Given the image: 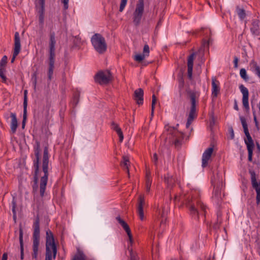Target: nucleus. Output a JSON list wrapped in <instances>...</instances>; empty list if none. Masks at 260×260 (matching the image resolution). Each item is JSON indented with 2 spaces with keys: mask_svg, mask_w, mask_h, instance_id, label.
<instances>
[{
  "mask_svg": "<svg viewBox=\"0 0 260 260\" xmlns=\"http://www.w3.org/2000/svg\"><path fill=\"white\" fill-rule=\"evenodd\" d=\"M57 252V246L55 243L53 233L48 230L46 231V236L45 260H52V257L55 259Z\"/></svg>",
  "mask_w": 260,
  "mask_h": 260,
  "instance_id": "f257e3e1",
  "label": "nucleus"
},
{
  "mask_svg": "<svg viewBox=\"0 0 260 260\" xmlns=\"http://www.w3.org/2000/svg\"><path fill=\"white\" fill-rule=\"evenodd\" d=\"M48 164H49V152L47 147H45L43 151L42 170L44 173L43 176L41 178L40 180V195L43 197L44 196L46 186L47 183L48 178Z\"/></svg>",
  "mask_w": 260,
  "mask_h": 260,
  "instance_id": "f03ea898",
  "label": "nucleus"
},
{
  "mask_svg": "<svg viewBox=\"0 0 260 260\" xmlns=\"http://www.w3.org/2000/svg\"><path fill=\"white\" fill-rule=\"evenodd\" d=\"M33 235H32V250L31 256L32 258L37 259L38 254V249L40 244V219L38 215L36 217L33 224Z\"/></svg>",
  "mask_w": 260,
  "mask_h": 260,
  "instance_id": "7ed1b4c3",
  "label": "nucleus"
},
{
  "mask_svg": "<svg viewBox=\"0 0 260 260\" xmlns=\"http://www.w3.org/2000/svg\"><path fill=\"white\" fill-rule=\"evenodd\" d=\"M187 95L190 101L191 106L187 117L186 127L188 128L192 123V121L197 117V108H196V99L198 98L199 94L197 92L192 90H189L187 92Z\"/></svg>",
  "mask_w": 260,
  "mask_h": 260,
  "instance_id": "20e7f679",
  "label": "nucleus"
},
{
  "mask_svg": "<svg viewBox=\"0 0 260 260\" xmlns=\"http://www.w3.org/2000/svg\"><path fill=\"white\" fill-rule=\"evenodd\" d=\"M91 42L94 49L100 54H103L107 50L105 39L101 34H94L91 38Z\"/></svg>",
  "mask_w": 260,
  "mask_h": 260,
  "instance_id": "39448f33",
  "label": "nucleus"
},
{
  "mask_svg": "<svg viewBox=\"0 0 260 260\" xmlns=\"http://www.w3.org/2000/svg\"><path fill=\"white\" fill-rule=\"evenodd\" d=\"M34 153L36 158L34 160V167L35 173L34 175V181L36 184L38 181V174L39 172L40 156L41 152L40 144L38 141L36 142L34 147Z\"/></svg>",
  "mask_w": 260,
  "mask_h": 260,
  "instance_id": "423d86ee",
  "label": "nucleus"
},
{
  "mask_svg": "<svg viewBox=\"0 0 260 260\" xmlns=\"http://www.w3.org/2000/svg\"><path fill=\"white\" fill-rule=\"evenodd\" d=\"M4 117L7 121L8 122H10L11 123V144L13 149H15V142L16 140L14 135L16 131V116L15 113L10 112V113H6Z\"/></svg>",
  "mask_w": 260,
  "mask_h": 260,
  "instance_id": "0eeeda50",
  "label": "nucleus"
},
{
  "mask_svg": "<svg viewBox=\"0 0 260 260\" xmlns=\"http://www.w3.org/2000/svg\"><path fill=\"white\" fill-rule=\"evenodd\" d=\"M94 80L101 85L107 84L112 80V77L110 71H101L95 75Z\"/></svg>",
  "mask_w": 260,
  "mask_h": 260,
  "instance_id": "6e6552de",
  "label": "nucleus"
},
{
  "mask_svg": "<svg viewBox=\"0 0 260 260\" xmlns=\"http://www.w3.org/2000/svg\"><path fill=\"white\" fill-rule=\"evenodd\" d=\"M144 0H138V3L136 5L135 11L134 12L133 16V22L136 26L139 25L140 23L144 12Z\"/></svg>",
  "mask_w": 260,
  "mask_h": 260,
  "instance_id": "1a4fd4ad",
  "label": "nucleus"
},
{
  "mask_svg": "<svg viewBox=\"0 0 260 260\" xmlns=\"http://www.w3.org/2000/svg\"><path fill=\"white\" fill-rule=\"evenodd\" d=\"M240 119L244 129V133L247 138V139L244 140L245 143L247 146V149H253L254 147V142L249 133L248 125L247 124L246 119L243 116H240Z\"/></svg>",
  "mask_w": 260,
  "mask_h": 260,
  "instance_id": "9d476101",
  "label": "nucleus"
},
{
  "mask_svg": "<svg viewBox=\"0 0 260 260\" xmlns=\"http://www.w3.org/2000/svg\"><path fill=\"white\" fill-rule=\"evenodd\" d=\"M249 173L250 175L252 187L256 192V204L258 205L260 203V181L259 183L257 181L256 174L254 171L250 170Z\"/></svg>",
  "mask_w": 260,
  "mask_h": 260,
  "instance_id": "9b49d317",
  "label": "nucleus"
},
{
  "mask_svg": "<svg viewBox=\"0 0 260 260\" xmlns=\"http://www.w3.org/2000/svg\"><path fill=\"white\" fill-rule=\"evenodd\" d=\"M185 204L189 211L190 215L192 218L198 221L199 220V212L192 203V199L189 197L185 199Z\"/></svg>",
  "mask_w": 260,
  "mask_h": 260,
  "instance_id": "f8f14e48",
  "label": "nucleus"
},
{
  "mask_svg": "<svg viewBox=\"0 0 260 260\" xmlns=\"http://www.w3.org/2000/svg\"><path fill=\"white\" fill-rule=\"evenodd\" d=\"M170 131L172 133V136L175 139L174 144L176 147H180L182 144V141L184 138V135L182 133L176 131L175 127H171Z\"/></svg>",
  "mask_w": 260,
  "mask_h": 260,
  "instance_id": "ddd939ff",
  "label": "nucleus"
},
{
  "mask_svg": "<svg viewBox=\"0 0 260 260\" xmlns=\"http://www.w3.org/2000/svg\"><path fill=\"white\" fill-rule=\"evenodd\" d=\"M239 88L241 92L243 94L242 103L243 105L247 111L249 110L248 98H249V91L248 89L245 87L243 85L241 84L239 86Z\"/></svg>",
  "mask_w": 260,
  "mask_h": 260,
  "instance_id": "4468645a",
  "label": "nucleus"
},
{
  "mask_svg": "<svg viewBox=\"0 0 260 260\" xmlns=\"http://www.w3.org/2000/svg\"><path fill=\"white\" fill-rule=\"evenodd\" d=\"M50 40H49V58H55V46L56 44L55 34L54 32H51L50 33Z\"/></svg>",
  "mask_w": 260,
  "mask_h": 260,
  "instance_id": "2eb2a0df",
  "label": "nucleus"
},
{
  "mask_svg": "<svg viewBox=\"0 0 260 260\" xmlns=\"http://www.w3.org/2000/svg\"><path fill=\"white\" fill-rule=\"evenodd\" d=\"M36 7L39 14V19L40 23L44 21V14L45 12V0H37Z\"/></svg>",
  "mask_w": 260,
  "mask_h": 260,
  "instance_id": "dca6fc26",
  "label": "nucleus"
},
{
  "mask_svg": "<svg viewBox=\"0 0 260 260\" xmlns=\"http://www.w3.org/2000/svg\"><path fill=\"white\" fill-rule=\"evenodd\" d=\"M145 205L144 196L141 194L138 200L137 212L141 220L144 219L143 207Z\"/></svg>",
  "mask_w": 260,
  "mask_h": 260,
  "instance_id": "f3484780",
  "label": "nucleus"
},
{
  "mask_svg": "<svg viewBox=\"0 0 260 260\" xmlns=\"http://www.w3.org/2000/svg\"><path fill=\"white\" fill-rule=\"evenodd\" d=\"M116 219L118 222V223L122 226L123 229L127 233V236L128 237L129 242L131 243V245H132V244L133 242V236L131 233V231L128 225L125 221L122 219L120 216L116 217Z\"/></svg>",
  "mask_w": 260,
  "mask_h": 260,
  "instance_id": "a211bd4d",
  "label": "nucleus"
},
{
  "mask_svg": "<svg viewBox=\"0 0 260 260\" xmlns=\"http://www.w3.org/2000/svg\"><path fill=\"white\" fill-rule=\"evenodd\" d=\"M212 185L213 182L211 181ZM221 184L220 182H218L216 185H214L213 194L212 198L216 200V202L218 203L221 200Z\"/></svg>",
  "mask_w": 260,
  "mask_h": 260,
  "instance_id": "6ab92c4d",
  "label": "nucleus"
},
{
  "mask_svg": "<svg viewBox=\"0 0 260 260\" xmlns=\"http://www.w3.org/2000/svg\"><path fill=\"white\" fill-rule=\"evenodd\" d=\"M213 151V148L212 147H209L207 148L203 154L202 156V166L203 168H205L207 166L208 161L211 157V155Z\"/></svg>",
  "mask_w": 260,
  "mask_h": 260,
  "instance_id": "aec40b11",
  "label": "nucleus"
},
{
  "mask_svg": "<svg viewBox=\"0 0 260 260\" xmlns=\"http://www.w3.org/2000/svg\"><path fill=\"white\" fill-rule=\"evenodd\" d=\"M143 96L144 91L142 88H140L137 89L134 91L133 99L138 105H141L143 104Z\"/></svg>",
  "mask_w": 260,
  "mask_h": 260,
  "instance_id": "412c9836",
  "label": "nucleus"
},
{
  "mask_svg": "<svg viewBox=\"0 0 260 260\" xmlns=\"http://www.w3.org/2000/svg\"><path fill=\"white\" fill-rule=\"evenodd\" d=\"M212 96L216 98L220 92L219 82L216 80L215 77L212 78Z\"/></svg>",
  "mask_w": 260,
  "mask_h": 260,
  "instance_id": "4be33fe9",
  "label": "nucleus"
},
{
  "mask_svg": "<svg viewBox=\"0 0 260 260\" xmlns=\"http://www.w3.org/2000/svg\"><path fill=\"white\" fill-rule=\"evenodd\" d=\"M7 60V56L4 55L0 61V77L5 81L7 79L5 76V73Z\"/></svg>",
  "mask_w": 260,
  "mask_h": 260,
  "instance_id": "5701e85b",
  "label": "nucleus"
},
{
  "mask_svg": "<svg viewBox=\"0 0 260 260\" xmlns=\"http://www.w3.org/2000/svg\"><path fill=\"white\" fill-rule=\"evenodd\" d=\"M194 56L195 53H192L189 55L187 59V75L189 79H191L192 78L193 60Z\"/></svg>",
  "mask_w": 260,
  "mask_h": 260,
  "instance_id": "b1692460",
  "label": "nucleus"
},
{
  "mask_svg": "<svg viewBox=\"0 0 260 260\" xmlns=\"http://www.w3.org/2000/svg\"><path fill=\"white\" fill-rule=\"evenodd\" d=\"M250 31L255 36H259L260 35V20L254 19L252 21Z\"/></svg>",
  "mask_w": 260,
  "mask_h": 260,
  "instance_id": "393cba45",
  "label": "nucleus"
},
{
  "mask_svg": "<svg viewBox=\"0 0 260 260\" xmlns=\"http://www.w3.org/2000/svg\"><path fill=\"white\" fill-rule=\"evenodd\" d=\"M48 70L47 72L48 80L50 82L52 79L54 68L55 58H49Z\"/></svg>",
  "mask_w": 260,
  "mask_h": 260,
  "instance_id": "a878e982",
  "label": "nucleus"
},
{
  "mask_svg": "<svg viewBox=\"0 0 260 260\" xmlns=\"http://www.w3.org/2000/svg\"><path fill=\"white\" fill-rule=\"evenodd\" d=\"M111 128L113 130L116 132V133L119 138V141L120 142H122V141L123 140V135L122 132L121 131V129L119 127L118 124L114 122H112L111 123Z\"/></svg>",
  "mask_w": 260,
  "mask_h": 260,
  "instance_id": "bb28decb",
  "label": "nucleus"
},
{
  "mask_svg": "<svg viewBox=\"0 0 260 260\" xmlns=\"http://www.w3.org/2000/svg\"><path fill=\"white\" fill-rule=\"evenodd\" d=\"M123 161L121 162L120 166L123 168V169L125 170L128 174L129 175V171L128 168V163L129 162V158L127 156H123L122 157Z\"/></svg>",
  "mask_w": 260,
  "mask_h": 260,
  "instance_id": "cd10ccee",
  "label": "nucleus"
},
{
  "mask_svg": "<svg viewBox=\"0 0 260 260\" xmlns=\"http://www.w3.org/2000/svg\"><path fill=\"white\" fill-rule=\"evenodd\" d=\"M80 100V92L78 91L75 92L74 93L73 100L71 102V104L73 108H75L79 102Z\"/></svg>",
  "mask_w": 260,
  "mask_h": 260,
  "instance_id": "c85d7f7f",
  "label": "nucleus"
},
{
  "mask_svg": "<svg viewBox=\"0 0 260 260\" xmlns=\"http://www.w3.org/2000/svg\"><path fill=\"white\" fill-rule=\"evenodd\" d=\"M236 12L240 19L243 20L246 17L245 10L243 8H240L239 6H237Z\"/></svg>",
  "mask_w": 260,
  "mask_h": 260,
  "instance_id": "c756f323",
  "label": "nucleus"
},
{
  "mask_svg": "<svg viewBox=\"0 0 260 260\" xmlns=\"http://www.w3.org/2000/svg\"><path fill=\"white\" fill-rule=\"evenodd\" d=\"M16 201L15 197L13 195V199L11 203L12 205V211L13 214V218L15 222H16Z\"/></svg>",
  "mask_w": 260,
  "mask_h": 260,
  "instance_id": "7c9ffc66",
  "label": "nucleus"
},
{
  "mask_svg": "<svg viewBox=\"0 0 260 260\" xmlns=\"http://www.w3.org/2000/svg\"><path fill=\"white\" fill-rule=\"evenodd\" d=\"M19 242L21 249V258L23 259V232L21 228L19 229Z\"/></svg>",
  "mask_w": 260,
  "mask_h": 260,
  "instance_id": "2f4dec72",
  "label": "nucleus"
},
{
  "mask_svg": "<svg viewBox=\"0 0 260 260\" xmlns=\"http://www.w3.org/2000/svg\"><path fill=\"white\" fill-rule=\"evenodd\" d=\"M26 107H27V100L26 96H24V102H23V120L22 123V127L24 128L25 125V120L26 117Z\"/></svg>",
  "mask_w": 260,
  "mask_h": 260,
  "instance_id": "473e14b6",
  "label": "nucleus"
},
{
  "mask_svg": "<svg viewBox=\"0 0 260 260\" xmlns=\"http://www.w3.org/2000/svg\"><path fill=\"white\" fill-rule=\"evenodd\" d=\"M16 57V32L14 34V43L13 52V56L11 59V62H14Z\"/></svg>",
  "mask_w": 260,
  "mask_h": 260,
  "instance_id": "72a5a7b5",
  "label": "nucleus"
},
{
  "mask_svg": "<svg viewBox=\"0 0 260 260\" xmlns=\"http://www.w3.org/2000/svg\"><path fill=\"white\" fill-rule=\"evenodd\" d=\"M198 208H200V210L203 212L204 216H206L207 207L202 202L198 201L197 203Z\"/></svg>",
  "mask_w": 260,
  "mask_h": 260,
  "instance_id": "f704fd0d",
  "label": "nucleus"
},
{
  "mask_svg": "<svg viewBox=\"0 0 260 260\" xmlns=\"http://www.w3.org/2000/svg\"><path fill=\"white\" fill-rule=\"evenodd\" d=\"M127 248L130 252V257L129 260H139L138 255L133 251L132 249L130 248L129 246H128Z\"/></svg>",
  "mask_w": 260,
  "mask_h": 260,
  "instance_id": "c9c22d12",
  "label": "nucleus"
},
{
  "mask_svg": "<svg viewBox=\"0 0 260 260\" xmlns=\"http://www.w3.org/2000/svg\"><path fill=\"white\" fill-rule=\"evenodd\" d=\"M152 104H151V117H153V114H154V109H155V104L156 102L157 99L154 94L152 95Z\"/></svg>",
  "mask_w": 260,
  "mask_h": 260,
  "instance_id": "e433bc0d",
  "label": "nucleus"
},
{
  "mask_svg": "<svg viewBox=\"0 0 260 260\" xmlns=\"http://www.w3.org/2000/svg\"><path fill=\"white\" fill-rule=\"evenodd\" d=\"M240 75L241 77L245 81L248 80V77L247 75L246 71L245 69L242 68L240 71Z\"/></svg>",
  "mask_w": 260,
  "mask_h": 260,
  "instance_id": "4c0bfd02",
  "label": "nucleus"
},
{
  "mask_svg": "<svg viewBox=\"0 0 260 260\" xmlns=\"http://www.w3.org/2000/svg\"><path fill=\"white\" fill-rule=\"evenodd\" d=\"M145 57V55L143 54H138L135 56L134 59L138 62H142Z\"/></svg>",
  "mask_w": 260,
  "mask_h": 260,
  "instance_id": "58836bf2",
  "label": "nucleus"
},
{
  "mask_svg": "<svg viewBox=\"0 0 260 260\" xmlns=\"http://www.w3.org/2000/svg\"><path fill=\"white\" fill-rule=\"evenodd\" d=\"M151 185V181L150 180V178L149 177H147L146 179V183H145V188H146V191L147 192H149L150 190Z\"/></svg>",
  "mask_w": 260,
  "mask_h": 260,
  "instance_id": "ea45409f",
  "label": "nucleus"
},
{
  "mask_svg": "<svg viewBox=\"0 0 260 260\" xmlns=\"http://www.w3.org/2000/svg\"><path fill=\"white\" fill-rule=\"evenodd\" d=\"M149 47L148 45L145 44L143 48V54L145 55L146 57H147L149 56Z\"/></svg>",
  "mask_w": 260,
  "mask_h": 260,
  "instance_id": "a19ab883",
  "label": "nucleus"
},
{
  "mask_svg": "<svg viewBox=\"0 0 260 260\" xmlns=\"http://www.w3.org/2000/svg\"><path fill=\"white\" fill-rule=\"evenodd\" d=\"M127 0H121V1L119 10V11L120 12H121L123 11V9H124V8L127 4Z\"/></svg>",
  "mask_w": 260,
  "mask_h": 260,
  "instance_id": "79ce46f5",
  "label": "nucleus"
},
{
  "mask_svg": "<svg viewBox=\"0 0 260 260\" xmlns=\"http://www.w3.org/2000/svg\"><path fill=\"white\" fill-rule=\"evenodd\" d=\"M31 80L33 83V85H34L35 87H36V84H37V72H35L32 75L31 77Z\"/></svg>",
  "mask_w": 260,
  "mask_h": 260,
  "instance_id": "37998d69",
  "label": "nucleus"
},
{
  "mask_svg": "<svg viewBox=\"0 0 260 260\" xmlns=\"http://www.w3.org/2000/svg\"><path fill=\"white\" fill-rule=\"evenodd\" d=\"M253 149H247L248 151V160L250 162L252 161V155Z\"/></svg>",
  "mask_w": 260,
  "mask_h": 260,
  "instance_id": "c03bdc74",
  "label": "nucleus"
},
{
  "mask_svg": "<svg viewBox=\"0 0 260 260\" xmlns=\"http://www.w3.org/2000/svg\"><path fill=\"white\" fill-rule=\"evenodd\" d=\"M253 120L255 123V127H256L257 130L259 131V124H258V122L257 120L256 116L255 114V111L253 112Z\"/></svg>",
  "mask_w": 260,
  "mask_h": 260,
  "instance_id": "a18cd8bd",
  "label": "nucleus"
},
{
  "mask_svg": "<svg viewBox=\"0 0 260 260\" xmlns=\"http://www.w3.org/2000/svg\"><path fill=\"white\" fill-rule=\"evenodd\" d=\"M229 132L230 136V139L233 140L235 138L234 132L232 126L229 128Z\"/></svg>",
  "mask_w": 260,
  "mask_h": 260,
  "instance_id": "49530a36",
  "label": "nucleus"
},
{
  "mask_svg": "<svg viewBox=\"0 0 260 260\" xmlns=\"http://www.w3.org/2000/svg\"><path fill=\"white\" fill-rule=\"evenodd\" d=\"M61 2L63 5V9L64 10H66L69 8V0H60Z\"/></svg>",
  "mask_w": 260,
  "mask_h": 260,
  "instance_id": "de8ad7c7",
  "label": "nucleus"
},
{
  "mask_svg": "<svg viewBox=\"0 0 260 260\" xmlns=\"http://www.w3.org/2000/svg\"><path fill=\"white\" fill-rule=\"evenodd\" d=\"M20 49H21V44H20V39L18 36V33L17 32V55L20 52Z\"/></svg>",
  "mask_w": 260,
  "mask_h": 260,
  "instance_id": "09e8293b",
  "label": "nucleus"
},
{
  "mask_svg": "<svg viewBox=\"0 0 260 260\" xmlns=\"http://www.w3.org/2000/svg\"><path fill=\"white\" fill-rule=\"evenodd\" d=\"M221 213L220 211H218L217 212V223L216 224H217L218 222H219L220 223L221 222Z\"/></svg>",
  "mask_w": 260,
  "mask_h": 260,
  "instance_id": "8fccbe9b",
  "label": "nucleus"
},
{
  "mask_svg": "<svg viewBox=\"0 0 260 260\" xmlns=\"http://www.w3.org/2000/svg\"><path fill=\"white\" fill-rule=\"evenodd\" d=\"M172 180H173L172 177H171L170 179L169 176H168V177L165 176V182L166 183H167L168 184H171L172 183H173Z\"/></svg>",
  "mask_w": 260,
  "mask_h": 260,
  "instance_id": "3c124183",
  "label": "nucleus"
},
{
  "mask_svg": "<svg viewBox=\"0 0 260 260\" xmlns=\"http://www.w3.org/2000/svg\"><path fill=\"white\" fill-rule=\"evenodd\" d=\"M157 160H158L157 155L156 153H155L153 154V157H152V161H153L155 165H156V166L157 165Z\"/></svg>",
  "mask_w": 260,
  "mask_h": 260,
  "instance_id": "603ef678",
  "label": "nucleus"
},
{
  "mask_svg": "<svg viewBox=\"0 0 260 260\" xmlns=\"http://www.w3.org/2000/svg\"><path fill=\"white\" fill-rule=\"evenodd\" d=\"M179 126V124H177L176 127H174L176 131H178L177 130V127ZM172 127L171 126H165V128L167 129L168 132L170 134L172 135V132L170 131V128Z\"/></svg>",
  "mask_w": 260,
  "mask_h": 260,
  "instance_id": "864d4df0",
  "label": "nucleus"
},
{
  "mask_svg": "<svg viewBox=\"0 0 260 260\" xmlns=\"http://www.w3.org/2000/svg\"><path fill=\"white\" fill-rule=\"evenodd\" d=\"M78 260H86L85 256L83 253H80L78 255Z\"/></svg>",
  "mask_w": 260,
  "mask_h": 260,
  "instance_id": "5fc2aeb1",
  "label": "nucleus"
},
{
  "mask_svg": "<svg viewBox=\"0 0 260 260\" xmlns=\"http://www.w3.org/2000/svg\"><path fill=\"white\" fill-rule=\"evenodd\" d=\"M215 120L214 117L212 115L210 120V125L211 127L213 126L215 124Z\"/></svg>",
  "mask_w": 260,
  "mask_h": 260,
  "instance_id": "6e6d98bb",
  "label": "nucleus"
},
{
  "mask_svg": "<svg viewBox=\"0 0 260 260\" xmlns=\"http://www.w3.org/2000/svg\"><path fill=\"white\" fill-rule=\"evenodd\" d=\"M239 61V59L237 56L234 57V68H237L238 67V62Z\"/></svg>",
  "mask_w": 260,
  "mask_h": 260,
  "instance_id": "4d7b16f0",
  "label": "nucleus"
},
{
  "mask_svg": "<svg viewBox=\"0 0 260 260\" xmlns=\"http://www.w3.org/2000/svg\"><path fill=\"white\" fill-rule=\"evenodd\" d=\"M179 86L180 87H182L184 85V79H183V76H181L179 79Z\"/></svg>",
  "mask_w": 260,
  "mask_h": 260,
  "instance_id": "13d9d810",
  "label": "nucleus"
},
{
  "mask_svg": "<svg viewBox=\"0 0 260 260\" xmlns=\"http://www.w3.org/2000/svg\"><path fill=\"white\" fill-rule=\"evenodd\" d=\"M162 21V18H160L159 20L158 21V22L157 23V25L156 26V28H158L161 25Z\"/></svg>",
  "mask_w": 260,
  "mask_h": 260,
  "instance_id": "bf43d9fd",
  "label": "nucleus"
},
{
  "mask_svg": "<svg viewBox=\"0 0 260 260\" xmlns=\"http://www.w3.org/2000/svg\"><path fill=\"white\" fill-rule=\"evenodd\" d=\"M62 81L63 83H66V77L64 72H63L62 75Z\"/></svg>",
  "mask_w": 260,
  "mask_h": 260,
  "instance_id": "052dcab7",
  "label": "nucleus"
},
{
  "mask_svg": "<svg viewBox=\"0 0 260 260\" xmlns=\"http://www.w3.org/2000/svg\"><path fill=\"white\" fill-rule=\"evenodd\" d=\"M7 258H8L7 254L6 253H4L3 254L2 260H7Z\"/></svg>",
  "mask_w": 260,
  "mask_h": 260,
  "instance_id": "680f3d73",
  "label": "nucleus"
},
{
  "mask_svg": "<svg viewBox=\"0 0 260 260\" xmlns=\"http://www.w3.org/2000/svg\"><path fill=\"white\" fill-rule=\"evenodd\" d=\"M234 108L236 110H237V111H238V110H239V108H238V105H237V102H236V100L235 101V103H234Z\"/></svg>",
  "mask_w": 260,
  "mask_h": 260,
  "instance_id": "e2e57ef3",
  "label": "nucleus"
},
{
  "mask_svg": "<svg viewBox=\"0 0 260 260\" xmlns=\"http://www.w3.org/2000/svg\"><path fill=\"white\" fill-rule=\"evenodd\" d=\"M180 200H181L180 197H178V196H176V195L174 197V201H175V202H176V201H180Z\"/></svg>",
  "mask_w": 260,
  "mask_h": 260,
  "instance_id": "0e129e2a",
  "label": "nucleus"
},
{
  "mask_svg": "<svg viewBox=\"0 0 260 260\" xmlns=\"http://www.w3.org/2000/svg\"><path fill=\"white\" fill-rule=\"evenodd\" d=\"M142 65L144 66H147V64H148L149 63V62H146V61H142Z\"/></svg>",
  "mask_w": 260,
  "mask_h": 260,
  "instance_id": "69168bd1",
  "label": "nucleus"
},
{
  "mask_svg": "<svg viewBox=\"0 0 260 260\" xmlns=\"http://www.w3.org/2000/svg\"><path fill=\"white\" fill-rule=\"evenodd\" d=\"M256 146L258 150L260 152V145L258 143H256Z\"/></svg>",
  "mask_w": 260,
  "mask_h": 260,
  "instance_id": "338daca9",
  "label": "nucleus"
},
{
  "mask_svg": "<svg viewBox=\"0 0 260 260\" xmlns=\"http://www.w3.org/2000/svg\"><path fill=\"white\" fill-rule=\"evenodd\" d=\"M78 255H75L72 260H78Z\"/></svg>",
  "mask_w": 260,
  "mask_h": 260,
  "instance_id": "774afa93",
  "label": "nucleus"
}]
</instances>
